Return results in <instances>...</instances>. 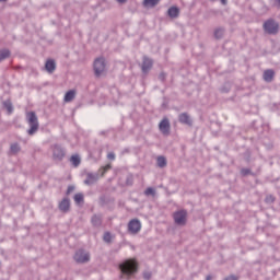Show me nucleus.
Masks as SVG:
<instances>
[{
    "label": "nucleus",
    "instance_id": "f257e3e1",
    "mask_svg": "<svg viewBox=\"0 0 280 280\" xmlns=\"http://www.w3.org/2000/svg\"><path fill=\"white\" fill-rule=\"evenodd\" d=\"M119 268L122 275H135V272H137V268H139V265L137 264L136 259H127L119 265Z\"/></svg>",
    "mask_w": 280,
    "mask_h": 280
},
{
    "label": "nucleus",
    "instance_id": "f03ea898",
    "mask_svg": "<svg viewBox=\"0 0 280 280\" xmlns=\"http://www.w3.org/2000/svg\"><path fill=\"white\" fill-rule=\"evenodd\" d=\"M27 121L30 124L28 135H34L36 130H38V117H36V113L30 112L27 113Z\"/></svg>",
    "mask_w": 280,
    "mask_h": 280
},
{
    "label": "nucleus",
    "instance_id": "7ed1b4c3",
    "mask_svg": "<svg viewBox=\"0 0 280 280\" xmlns=\"http://www.w3.org/2000/svg\"><path fill=\"white\" fill-rule=\"evenodd\" d=\"M106 72V60L104 58H97L94 61V73L96 78H100V75H103V73Z\"/></svg>",
    "mask_w": 280,
    "mask_h": 280
},
{
    "label": "nucleus",
    "instance_id": "20e7f679",
    "mask_svg": "<svg viewBox=\"0 0 280 280\" xmlns=\"http://www.w3.org/2000/svg\"><path fill=\"white\" fill-rule=\"evenodd\" d=\"M264 30L267 34H277V32H279V24L272 20H268L264 23Z\"/></svg>",
    "mask_w": 280,
    "mask_h": 280
},
{
    "label": "nucleus",
    "instance_id": "39448f33",
    "mask_svg": "<svg viewBox=\"0 0 280 280\" xmlns=\"http://www.w3.org/2000/svg\"><path fill=\"white\" fill-rule=\"evenodd\" d=\"M90 259H91V255H89V253L82 249H79L74 255V260L78 264H86V261H90Z\"/></svg>",
    "mask_w": 280,
    "mask_h": 280
},
{
    "label": "nucleus",
    "instance_id": "423d86ee",
    "mask_svg": "<svg viewBox=\"0 0 280 280\" xmlns=\"http://www.w3.org/2000/svg\"><path fill=\"white\" fill-rule=\"evenodd\" d=\"M128 231L132 235H137V233L141 231V221H139L138 219H132L131 221H129Z\"/></svg>",
    "mask_w": 280,
    "mask_h": 280
},
{
    "label": "nucleus",
    "instance_id": "0eeeda50",
    "mask_svg": "<svg viewBox=\"0 0 280 280\" xmlns=\"http://www.w3.org/2000/svg\"><path fill=\"white\" fill-rule=\"evenodd\" d=\"M174 220L176 224L183 225L187 222V211L179 210L174 213Z\"/></svg>",
    "mask_w": 280,
    "mask_h": 280
},
{
    "label": "nucleus",
    "instance_id": "6e6552de",
    "mask_svg": "<svg viewBox=\"0 0 280 280\" xmlns=\"http://www.w3.org/2000/svg\"><path fill=\"white\" fill-rule=\"evenodd\" d=\"M52 156L55 161H62V159H65V151L62 150V148L55 145L52 150Z\"/></svg>",
    "mask_w": 280,
    "mask_h": 280
},
{
    "label": "nucleus",
    "instance_id": "1a4fd4ad",
    "mask_svg": "<svg viewBox=\"0 0 280 280\" xmlns=\"http://www.w3.org/2000/svg\"><path fill=\"white\" fill-rule=\"evenodd\" d=\"M162 135H170V120L164 118L159 125Z\"/></svg>",
    "mask_w": 280,
    "mask_h": 280
},
{
    "label": "nucleus",
    "instance_id": "9d476101",
    "mask_svg": "<svg viewBox=\"0 0 280 280\" xmlns=\"http://www.w3.org/2000/svg\"><path fill=\"white\" fill-rule=\"evenodd\" d=\"M45 69L48 73H54L56 71V61L48 59L45 63Z\"/></svg>",
    "mask_w": 280,
    "mask_h": 280
},
{
    "label": "nucleus",
    "instance_id": "9b49d317",
    "mask_svg": "<svg viewBox=\"0 0 280 280\" xmlns=\"http://www.w3.org/2000/svg\"><path fill=\"white\" fill-rule=\"evenodd\" d=\"M149 69H152V59H149L148 57H144L143 62H142L143 73H148Z\"/></svg>",
    "mask_w": 280,
    "mask_h": 280
},
{
    "label": "nucleus",
    "instance_id": "f8f14e48",
    "mask_svg": "<svg viewBox=\"0 0 280 280\" xmlns=\"http://www.w3.org/2000/svg\"><path fill=\"white\" fill-rule=\"evenodd\" d=\"M262 78L265 82H272V80L275 79V70H265Z\"/></svg>",
    "mask_w": 280,
    "mask_h": 280
},
{
    "label": "nucleus",
    "instance_id": "ddd939ff",
    "mask_svg": "<svg viewBox=\"0 0 280 280\" xmlns=\"http://www.w3.org/2000/svg\"><path fill=\"white\" fill-rule=\"evenodd\" d=\"M71 206L69 199H63L60 203H59V209L60 211L67 212L69 211V207Z\"/></svg>",
    "mask_w": 280,
    "mask_h": 280
},
{
    "label": "nucleus",
    "instance_id": "4468645a",
    "mask_svg": "<svg viewBox=\"0 0 280 280\" xmlns=\"http://www.w3.org/2000/svg\"><path fill=\"white\" fill-rule=\"evenodd\" d=\"M179 121L180 124H186L187 126H191V118L187 114H180Z\"/></svg>",
    "mask_w": 280,
    "mask_h": 280
},
{
    "label": "nucleus",
    "instance_id": "2eb2a0df",
    "mask_svg": "<svg viewBox=\"0 0 280 280\" xmlns=\"http://www.w3.org/2000/svg\"><path fill=\"white\" fill-rule=\"evenodd\" d=\"M65 102H73L75 100V90H70L65 95Z\"/></svg>",
    "mask_w": 280,
    "mask_h": 280
},
{
    "label": "nucleus",
    "instance_id": "dca6fc26",
    "mask_svg": "<svg viewBox=\"0 0 280 280\" xmlns=\"http://www.w3.org/2000/svg\"><path fill=\"white\" fill-rule=\"evenodd\" d=\"M160 2L161 0H144L143 5H145V8H154L159 5Z\"/></svg>",
    "mask_w": 280,
    "mask_h": 280
},
{
    "label": "nucleus",
    "instance_id": "f3484780",
    "mask_svg": "<svg viewBox=\"0 0 280 280\" xmlns=\"http://www.w3.org/2000/svg\"><path fill=\"white\" fill-rule=\"evenodd\" d=\"M179 12L180 11L178 10V8L172 7L168 9V16H171V19H176L178 16Z\"/></svg>",
    "mask_w": 280,
    "mask_h": 280
},
{
    "label": "nucleus",
    "instance_id": "a211bd4d",
    "mask_svg": "<svg viewBox=\"0 0 280 280\" xmlns=\"http://www.w3.org/2000/svg\"><path fill=\"white\" fill-rule=\"evenodd\" d=\"M70 162L72 163V165H74V167H78L81 163L80 155L78 154L72 155L70 158Z\"/></svg>",
    "mask_w": 280,
    "mask_h": 280
},
{
    "label": "nucleus",
    "instance_id": "6ab92c4d",
    "mask_svg": "<svg viewBox=\"0 0 280 280\" xmlns=\"http://www.w3.org/2000/svg\"><path fill=\"white\" fill-rule=\"evenodd\" d=\"M95 180H97V177H95V175H93V174H89L86 179L84 180V184L93 185V183H95Z\"/></svg>",
    "mask_w": 280,
    "mask_h": 280
},
{
    "label": "nucleus",
    "instance_id": "aec40b11",
    "mask_svg": "<svg viewBox=\"0 0 280 280\" xmlns=\"http://www.w3.org/2000/svg\"><path fill=\"white\" fill-rule=\"evenodd\" d=\"M5 58H10V50L8 49L0 50V62L2 60H5Z\"/></svg>",
    "mask_w": 280,
    "mask_h": 280
},
{
    "label": "nucleus",
    "instance_id": "412c9836",
    "mask_svg": "<svg viewBox=\"0 0 280 280\" xmlns=\"http://www.w3.org/2000/svg\"><path fill=\"white\" fill-rule=\"evenodd\" d=\"M74 202L77 205H80V203L84 202V195H82V194L74 195Z\"/></svg>",
    "mask_w": 280,
    "mask_h": 280
},
{
    "label": "nucleus",
    "instance_id": "4be33fe9",
    "mask_svg": "<svg viewBox=\"0 0 280 280\" xmlns=\"http://www.w3.org/2000/svg\"><path fill=\"white\" fill-rule=\"evenodd\" d=\"M4 108H7L9 115L12 114V112L14 110V108L12 107V103L10 101H5L3 103Z\"/></svg>",
    "mask_w": 280,
    "mask_h": 280
},
{
    "label": "nucleus",
    "instance_id": "5701e85b",
    "mask_svg": "<svg viewBox=\"0 0 280 280\" xmlns=\"http://www.w3.org/2000/svg\"><path fill=\"white\" fill-rule=\"evenodd\" d=\"M158 165H159V167H165V165H167V160H165V158H163V156H159Z\"/></svg>",
    "mask_w": 280,
    "mask_h": 280
},
{
    "label": "nucleus",
    "instance_id": "b1692460",
    "mask_svg": "<svg viewBox=\"0 0 280 280\" xmlns=\"http://www.w3.org/2000/svg\"><path fill=\"white\" fill-rule=\"evenodd\" d=\"M92 224H93L94 226H97V225L102 224V218H100V217H97V215H94V217L92 218Z\"/></svg>",
    "mask_w": 280,
    "mask_h": 280
},
{
    "label": "nucleus",
    "instance_id": "393cba45",
    "mask_svg": "<svg viewBox=\"0 0 280 280\" xmlns=\"http://www.w3.org/2000/svg\"><path fill=\"white\" fill-rule=\"evenodd\" d=\"M104 242L110 243L113 240V235L109 232L105 233L103 236Z\"/></svg>",
    "mask_w": 280,
    "mask_h": 280
},
{
    "label": "nucleus",
    "instance_id": "a878e982",
    "mask_svg": "<svg viewBox=\"0 0 280 280\" xmlns=\"http://www.w3.org/2000/svg\"><path fill=\"white\" fill-rule=\"evenodd\" d=\"M224 34V31L222 28H218L215 32H214V36L215 38H222Z\"/></svg>",
    "mask_w": 280,
    "mask_h": 280
},
{
    "label": "nucleus",
    "instance_id": "bb28decb",
    "mask_svg": "<svg viewBox=\"0 0 280 280\" xmlns=\"http://www.w3.org/2000/svg\"><path fill=\"white\" fill-rule=\"evenodd\" d=\"M19 150H21V148H19V144L11 145V152H13V154H16V152H19Z\"/></svg>",
    "mask_w": 280,
    "mask_h": 280
},
{
    "label": "nucleus",
    "instance_id": "cd10ccee",
    "mask_svg": "<svg viewBox=\"0 0 280 280\" xmlns=\"http://www.w3.org/2000/svg\"><path fill=\"white\" fill-rule=\"evenodd\" d=\"M110 164H107V165H105V166H103L102 168H101V171H102V176H104V174H106V172L108 171V170H110Z\"/></svg>",
    "mask_w": 280,
    "mask_h": 280
},
{
    "label": "nucleus",
    "instance_id": "c85d7f7f",
    "mask_svg": "<svg viewBox=\"0 0 280 280\" xmlns=\"http://www.w3.org/2000/svg\"><path fill=\"white\" fill-rule=\"evenodd\" d=\"M144 194H145V196H154V189L153 188H147Z\"/></svg>",
    "mask_w": 280,
    "mask_h": 280
},
{
    "label": "nucleus",
    "instance_id": "c756f323",
    "mask_svg": "<svg viewBox=\"0 0 280 280\" xmlns=\"http://www.w3.org/2000/svg\"><path fill=\"white\" fill-rule=\"evenodd\" d=\"M107 159H109V161H115V154L113 152H109L107 154Z\"/></svg>",
    "mask_w": 280,
    "mask_h": 280
},
{
    "label": "nucleus",
    "instance_id": "7c9ffc66",
    "mask_svg": "<svg viewBox=\"0 0 280 280\" xmlns=\"http://www.w3.org/2000/svg\"><path fill=\"white\" fill-rule=\"evenodd\" d=\"M266 201L267 202H275V197L273 196H268Z\"/></svg>",
    "mask_w": 280,
    "mask_h": 280
},
{
    "label": "nucleus",
    "instance_id": "2f4dec72",
    "mask_svg": "<svg viewBox=\"0 0 280 280\" xmlns=\"http://www.w3.org/2000/svg\"><path fill=\"white\" fill-rule=\"evenodd\" d=\"M225 280H237V277H235V276H230V277L225 278Z\"/></svg>",
    "mask_w": 280,
    "mask_h": 280
},
{
    "label": "nucleus",
    "instance_id": "473e14b6",
    "mask_svg": "<svg viewBox=\"0 0 280 280\" xmlns=\"http://www.w3.org/2000/svg\"><path fill=\"white\" fill-rule=\"evenodd\" d=\"M118 3H126L127 0H116Z\"/></svg>",
    "mask_w": 280,
    "mask_h": 280
},
{
    "label": "nucleus",
    "instance_id": "72a5a7b5",
    "mask_svg": "<svg viewBox=\"0 0 280 280\" xmlns=\"http://www.w3.org/2000/svg\"><path fill=\"white\" fill-rule=\"evenodd\" d=\"M223 5H226V0H220Z\"/></svg>",
    "mask_w": 280,
    "mask_h": 280
},
{
    "label": "nucleus",
    "instance_id": "f704fd0d",
    "mask_svg": "<svg viewBox=\"0 0 280 280\" xmlns=\"http://www.w3.org/2000/svg\"><path fill=\"white\" fill-rule=\"evenodd\" d=\"M144 279H150V276H148V275H144Z\"/></svg>",
    "mask_w": 280,
    "mask_h": 280
},
{
    "label": "nucleus",
    "instance_id": "c9c22d12",
    "mask_svg": "<svg viewBox=\"0 0 280 280\" xmlns=\"http://www.w3.org/2000/svg\"><path fill=\"white\" fill-rule=\"evenodd\" d=\"M207 280H211V276H207Z\"/></svg>",
    "mask_w": 280,
    "mask_h": 280
},
{
    "label": "nucleus",
    "instance_id": "e433bc0d",
    "mask_svg": "<svg viewBox=\"0 0 280 280\" xmlns=\"http://www.w3.org/2000/svg\"><path fill=\"white\" fill-rule=\"evenodd\" d=\"M278 3L280 4V0H278Z\"/></svg>",
    "mask_w": 280,
    "mask_h": 280
},
{
    "label": "nucleus",
    "instance_id": "4c0bfd02",
    "mask_svg": "<svg viewBox=\"0 0 280 280\" xmlns=\"http://www.w3.org/2000/svg\"><path fill=\"white\" fill-rule=\"evenodd\" d=\"M0 1H8V0H0Z\"/></svg>",
    "mask_w": 280,
    "mask_h": 280
}]
</instances>
